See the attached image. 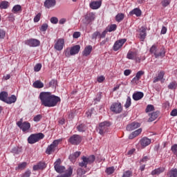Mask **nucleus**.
Wrapping results in <instances>:
<instances>
[{
	"label": "nucleus",
	"mask_w": 177,
	"mask_h": 177,
	"mask_svg": "<svg viewBox=\"0 0 177 177\" xmlns=\"http://www.w3.org/2000/svg\"><path fill=\"white\" fill-rule=\"evenodd\" d=\"M41 106L44 107H56L62 102L60 97L53 95L50 92H41L39 95Z\"/></svg>",
	"instance_id": "1"
},
{
	"label": "nucleus",
	"mask_w": 177,
	"mask_h": 177,
	"mask_svg": "<svg viewBox=\"0 0 177 177\" xmlns=\"http://www.w3.org/2000/svg\"><path fill=\"white\" fill-rule=\"evenodd\" d=\"M149 52L151 55L155 56L156 59H158V57H164L165 56V48H164V46H162L158 50L157 46L153 45L151 47Z\"/></svg>",
	"instance_id": "2"
},
{
	"label": "nucleus",
	"mask_w": 177,
	"mask_h": 177,
	"mask_svg": "<svg viewBox=\"0 0 177 177\" xmlns=\"http://www.w3.org/2000/svg\"><path fill=\"white\" fill-rule=\"evenodd\" d=\"M95 159L96 157H95V155H91L89 156H83L82 157V162H79V167H81V168H86L88 164H93V162H95Z\"/></svg>",
	"instance_id": "3"
},
{
	"label": "nucleus",
	"mask_w": 177,
	"mask_h": 177,
	"mask_svg": "<svg viewBox=\"0 0 177 177\" xmlns=\"http://www.w3.org/2000/svg\"><path fill=\"white\" fill-rule=\"evenodd\" d=\"M80 50H81V46L75 45L71 48H66V49L64 51V53L66 57H70L71 56L78 55V53H80Z\"/></svg>",
	"instance_id": "4"
},
{
	"label": "nucleus",
	"mask_w": 177,
	"mask_h": 177,
	"mask_svg": "<svg viewBox=\"0 0 177 177\" xmlns=\"http://www.w3.org/2000/svg\"><path fill=\"white\" fill-rule=\"evenodd\" d=\"M62 142V139H58L54 140L50 145L48 146V147L46 149V153L48 154V156H50V154H53V153L56 151H59V149L57 147L59 146V144Z\"/></svg>",
	"instance_id": "5"
},
{
	"label": "nucleus",
	"mask_w": 177,
	"mask_h": 177,
	"mask_svg": "<svg viewBox=\"0 0 177 177\" xmlns=\"http://www.w3.org/2000/svg\"><path fill=\"white\" fill-rule=\"evenodd\" d=\"M45 138V135L42 133H34L31 134L28 138V143L30 145H34V143H37V142H39V140H41Z\"/></svg>",
	"instance_id": "6"
},
{
	"label": "nucleus",
	"mask_w": 177,
	"mask_h": 177,
	"mask_svg": "<svg viewBox=\"0 0 177 177\" xmlns=\"http://www.w3.org/2000/svg\"><path fill=\"white\" fill-rule=\"evenodd\" d=\"M111 125V123L110 122H102L99 124L97 131L100 135H104L106 132H109V128H110V126Z\"/></svg>",
	"instance_id": "7"
},
{
	"label": "nucleus",
	"mask_w": 177,
	"mask_h": 177,
	"mask_svg": "<svg viewBox=\"0 0 177 177\" xmlns=\"http://www.w3.org/2000/svg\"><path fill=\"white\" fill-rule=\"evenodd\" d=\"M68 142L71 143V145L77 146L82 142V138L78 134H74L68 138Z\"/></svg>",
	"instance_id": "8"
},
{
	"label": "nucleus",
	"mask_w": 177,
	"mask_h": 177,
	"mask_svg": "<svg viewBox=\"0 0 177 177\" xmlns=\"http://www.w3.org/2000/svg\"><path fill=\"white\" fill-rule=\"evenodd\" d=\"M111 111L115 114H120L122 111V105L120 102H115L111 105Z\"/></svg>",
	"instance_id": "9"
},
{
	"label": "nucleus",
	"mask_w": 177,
	"mask_h": 177,
	"mask_svg": "<svg viewBox=\"0 0 177 177\" xmlns=\"http://www.w3.org/2000/svg\"><path fill=\"white\" fill-rule=\"evenodd\" d=\"M94 20L95 14L93 12H88L84 16V19H82V23L88 26V24H91Z\"/></svg>",
	"instance_id": "10"
},
{
	"label": "nucleus",
	"mask_w": 177,
	"mask_h": 177,
	"mask_svg": "<svg viewBox=\"0 0 177 177\" xmlns=\"http://www.w3.org/2000/svg\"><path fill=\"white\" fill-rule=\"evenodd\" d=\"M17 125L23 132H28L30 128H31V124L28 122H17Z\"/></svg>",
	"instance_id": "11"
},
{
	"label": "nucleus",
	"mask_w": 177,
	"mask_h": 177,
	"mask_svg": "<svg viewBox=\"0 0 177 177\" xmlns=\"http://www.w3.org/2000/svg\"><path fill=\"white\" fill-rule=\"evenodd\" d=\"M127 42V39H120L119 40H117L113 46V49L115 52H117V50H120L122 46H124V44Z\"/></svg>",
	"instance_id": "12"
},
{
	"label": "nucleus",
	"mask_w": 177,
	"mask_h": 177,
	"mask_svg": "<svg viewBox=\"0 0 177 177\" xmlns=\"http://www.w3.org/2000/svg\"><path fill=\"white\" fill-rule=\"evenodd\" d=\"M63 48H64V39H57L54 44V49H55V50L60 51L63 50Z\"/></svg>",
	"instance_id": "13"
},
{
	"label": "nucleus",
	"mask_w": 177,
	"mask_h": 177,
	"mask_svg": "<svg viewBox=\"0 0 177 177\" xmlns=\"http://www.w3.org/2000/svg\"><path fill=\"white\" fill-rule=\"evenodd\" d=\"M127 59H129V60H136L140 63V58L138 57L137 51L129 50L127 55Z\"/></svg>",
	"instance_id": "14"
},
{
	"label": "nucleus",
	"mask_w": 177,
	"mask_h": 177,
	"mask_svg": "<svg viewBox=\"0 0 177 177\" xmlns=\"http://www.w3.org/2000/svg\"><path fill=\"white\" fill-rule=\"evenodd\" d=\"M41 41L37 39H29L25 41V44L30 47L39 46Z\"/></svg>",
	"instance_id": "15"
},
{
	"label": "nucleus",
	"mask_w": 177,
	"mask_h": 177,
	"mask_svg": "<svg viewBox=\"0 0 177 177\" xmlns=\"http://www.w3.org/2000/svg\"><path fill=\"white\" fill-rule=\"evenodd\" d=\"M139 39L140 41H145L146 39V36L147 35V33L146 32V28L145 26H142L139 30Z\"/></svg>",
	"instance_id": "16"
},
{
	"label": "nucleus",
	"mask_w": 177,
	"mask_h": 177,
	"mask_svg": "<svg viewBox=\"0 0 177 177\" xmlns=\"http://www.w3.org/2000/svg\"><path fill=\"white\" fill-rule=\"evenodd\" d=\"M140 127V123L138 122H133L132 123L128 124L127 126V131H134V129H136Z\"/></svg>",
	"instance_id": "17"
},
{
	"label": "nucleus",
	"mask_w": 177,
	"mask_h": 177,
	"mask_svg": "<svg viewBox=\"0 0 177 177\" xmlns=\"http://www.w3.org/2000/svg\"><path fill=\"white\" fill-rule=\"evenodd\" d=\"M46 168V163L45 162H39L37 165L33 166V171H39Z\"/></svg>",
	"instance_id": "18"
},
{
	"label": "nucleus",
	"mask_w": 177,
	"mask_h": 177,
	"mask_svg": "<svg viewBox=\"0 0 177 177\" xmlns=\"http://www.w3.org/2000/svg\"><path fill=\"white\" fill-rule=\"evenodd\" d=\"M164 75H165V72L163 71L158 72V75L153 78V84L158 82V81H162L164 80Z\"/></svg>",
	"instance_id": "19"
},
{
	"label": "nucleus",
	"mask_w": 177,
	"mask_h": 177,
	"mask_svg": "<svg viewBox=\"0 0 177 177\" xmlns=\"http://www.w3.org/2000/svg\"><path fill=\"white\" fill-rule=\"evenodd\" d=\"M44 6L47 9H50V8L56 6V0H46L44 2Z\"/></svg>",
	"instance_id": "20"
},
{
	"label": "nucleus",
	"mask_w": 177,
	"mask_h": 177,
	"mask_svg": "<svg viewBox=\"0 0 177 177\" xmlns=\"http://www.w3.org/2000/svg\"><path fill=\"white\" fill-rule=\"evenodd\" d=\"M140 143L142 147H147V146H149L151 143V140L147 137H144L140 140Z\"/></svg>",
	"instance_id": "21"
},
{
	"label": "nucleus",
	"mask_w": 177,
	"mask_h": 177,
	"mask_svg": "<svg viewBox=\"0 0 177 177\" xmlns=\"http://www.w3.org/2000/svg\"><path fill=\"white\" fill-rule=\"evenodd\" d=\"M89 6L91 9H93V10L96 9H99L100 6H102V2L101 1H91L89 4Z\"/></svg>",
	"instance_id": "22"
},
{
	"label": "nucleus",
	"mask_w": 177,
	"mask_h": 177,
	"mask_svg": "<svg viewBox=\"0 0 177 177\" xmlns=\"http://www.w3.org/2000/svg\"><path fill=\"white\" fill-rule=\"evenodd\" d=\"M129 15L130 16H133V15H135L137 17H140L142 16V10L136 8L130 11Z\"/></svg>",
	"instance_id": "23"
},
{
	"label": "nucleus",
	"mask_w": 177,
	"mask_h": 177,
	"mask_svg": "<svg viewBox=\"0 0 177 177\" xmlns=\"http://www.w3.org/2000/svg\"><path fill=\"white\" fill-rule=\"evenodd\" d=\"M143 96H145V94L142 92L137 91L133 94V99L136 101L140 100Z\"/></svg>",
	"instance_id": "24"
},
{
	"label": "nucleus",
	"mask_w": 177,
	"mask_h": 177,
	"mask_svg": "<svg viewBox=\"0 0 177 177\" xmlns=\"http://www.w3.org/2000/svg\"><path fill=\"white\" fill-rule=\"evenodd\" d=\"M164 171H165V167H159L158 169H155L154 170H153L151 171V174L153 176H154V175H160V174H162V172H164Z\"/></svg>",
	"instance_id": "25"
},
{
	"label": "nucleus",
	"mask_w": 177,
	"mask_h": 177,
	"mask_svg": "<svg viewBox=\"0 0 177 177\" xmlns=\"http://www.w3.org/2000/svg\"><path fill=\"white\" fill-rule=\"evenodd\" d=\"M92 46H87L82 52L83 56H89L92 52Z\"/></svg>",
	"instance_id": "26"
},
{
	"label": "nucleus",
	"mask_w": 177,
	"mask_h": 177,
	"mask_svg": "<svg viewBox=\"0 0 177 177\" xmlns=\"http://www.w3.org/2000/svg\"><path fill=\"white\" fill-rule=\"evenodd\" d=\"M16 100H17L16 95H12L10 97H7L6 103H7V104H12V103H16Z\"/></svg>",
	"instance_id": "27"
},
{
	"label": "nucleus",
	"mask_w": 177,
	"mask_h": 177,
	"mask_svg": "<svg viewBox=\"0 0 177 177\" xmlns=\"http://www.w3.org/2000/svg\"><path fill=\"white\" fill-rule=\"evenodd\" d=\"M140 133H142V129H138L129 135V139H133L136 138V136H138V135H140Z\"/></svg>",
	"instance_id": "28"
},
{
	"label": "nucleus",
	"mask_w": 177,
	"mask_h": 177,
	"mask_svg": "<svg viewBox=\"0 0 177 177\" xmlns=\"http://www.w3.org/2000/svg\"><path fill=\"white\" fill-rule=\"evenodd\" d=\"M159 112H153L149 114V118L148 120L149 122H153V121L156 120L158 118Z\"/></svg>",
	"instance_id": "29"
},
{
	"label": "nucleus",
	"mask_w": 177,
	"mask_h": 177,
	"mask_svg": "<svg viewBox=\"0 0 177 177\" xmlns=\"http://www.w3.org/2000/svg\"><path fill=\"white\" fill-rule=\"evenodd\" d=\"M8 92L6 91H1L0 93V100H1V102H4V103H6V100H8Z\"/></svg>",
	"instance_id": "30"
},
{
	"label": "nucleus",
	"mask_w": 177,
	"mask_h": 177,
	"mask_svg": "<svg viewBox=\"0 0 177 177\" xmlns=\"http://www.w3.org/2000/svg\"><path fill=\"white\" fill-rule=\"evenodd\" d=\"M80 156H81V151H76L69 156V160L71 161H75V160H77Z\"/></svg>",
	"instance_id": "31"
},
{
	"label": "nucleus",
	"mask_w": 177,
	"mask_h": 177,
	"mask_svg": "<svg viewBox=\"0 0 177 177\" xmlns=\"http://www.w3.org/2000/svg\"><path fill=\"white\" fill-rule=\"evenodd\" d=\"M168 177H177V169L172 168L167 172Z\"/></svg>",
	"instance_id": "32"
},
{
	"label": "nucleus",
	"mask_w": 177,
	"mask_h": 177,
	"mask_svg": "<svg viewBox=\"0 0 177 177\" xmlns=\"http://www.w3.org/2000/svg\"><path fill=\"white\" fill-rule=\"evenodd\" d=\"M33 86L37 89H41V88H44V83L41 80H37L33 83Z\"/></svg>",
	"instance_id": "33"
},
{
	"label": "nucleus",
	"mask_w": 177,
	"mask_h": 177,
	"mask_svg": "<svg viewBox=\"0 0 177 177\" xmlns=\"http://www.w3.org/2000/svg\"><path fill=\"white\" fill-rule=\"evenodd\" d=\"M125 17V15L122 13H118L115 16V20L118 21V23H120V21H122Z\"/></svg>",
	"instance_id": "34"
},
{
	"label": "nucleus",
	"mask_w": 177,
	"mask_h": 177,
	"mask_svg": "<svg viewBox=\"0 0 177 177\" xmlns=\"http://www.w3.org/2000/svg\"><path fill=\"white\" fill-rule=\"evenodd\" d=\"M21 151H23V149H21V148L18 147H15L12 148L11 150V153H12L13 154H20Z\"/></svg>",
	"instance_id": "35"
},
{
	"label": "nucleus",
	"mask_w": 177,
	"mask_h": 177,
	"mask_svg": "<svg viewBox=\"0 0 177 177\" xmlns=\"http://www.w3.org/2000/svg\"><path fill=\"white\" fill-rule=\"evenodd\" d=\"M73 169L71 167H69L68 169L65 171V174H64L66 177H71L73 175Z\"/></svg>",
	"instance_id": "36"
},
{
	"label": "nucleus",
	"mask_w": 177,
	"mask_h": 177,
	"mask_svg": "<svg viewBox=\"0 0 177 177\" xmlns=\"http://www.w3.org/2000/svg\"><path fill=\"white\" fill-rule=\"evenodd\" d=\"M9 8V2L6 1H3L0 3L1 9H8Z\"/></svg>",
	"instance_id": "37"
},
{
	"label": "nucleus",
	"mask_w": 177,
	"mask_h": 177,
	"mask_svg": "<svg viewBox=\"0 0 177 177\" xmlns=\"http://www.w3.org/2000/svg\"><path fill=\"white\" fill-rule=\"evenodd\" d=\"M13 13H17L18 12H21V6L20 5H15L12 10Z\"/></svg>",
	"instance_id": "38"
},
{
	"label": "nucleus",
	"mask_w": 177,
	"mask_h": 177,
	"mask_svg": "<svg viewBox=\"0 0 177 177\" xmlns=\"http://www.w3.org/2000/svg\"><path fill=\"white\" fill-rule=\"evenodd\" d=\"M55 169L58 174H63V172H64V169H66V167L64 166L59 165Z\"/></svg>",
	"instance_id": "39"
},
{
	"label": "nucleus",
	"mask_w": 177,
	"mask_h": 177,
	"mask_svg": "<svg viewBox=\"0 0 177 177\" xmlns=\"http://www.w3.org/2000/svg\"><path fill=\"white\" fill-rule=\"evenodd\" d=\"M114 171H115V169H114V167H107L105 172L107 174V175H111L112 174H114Z\"/></svg>",
	"instance_id": "40"
},
{
	"label": "nucleus",
	"mask_w": 177,
	"mask_h": 177,
	"mask_svg": "<svg viewBox=\"0 0 177 177\" xmlns=\"http://www.w3.org/2000/svg\"><path fill=\"white\" fill-rule=\"evenodd\" d=\"M115 30H117V25L115 24H112L106 28V30H108V32L115 31Z\"/></svg>",
	"instance_id": "41"
},
{
	"label": "nucleus",
	"mask_w": 177,
	"mask_h": 177,
	"mask_svg": "<svg viewBox=\"0 0 177 177\" xmlns=\"http://www.w3.org/2000/svg\"><path fill=\"white\" fill-rule=\"evenodd\" d=\"M77 172L79 176H82V175H85L86 174V171L82 167L78 168Z\"/></svg>",
	"instance_id": "42"
},
{
	"label": "nucleus",
	"mask_w": 177,
	"mask_h": 177,
	"mask_svg": "<svg viewBox=\"0 0 177 177\" xmlns=\"http://www.w3.org/2000/svg\"><path fill=\"white\" fill-rule=\"evenodd\" d=\"M27 167V162H24L21 164L18 165V167L15 168V169L17 171V169H24Z\"/></svg>",
	"instance_id": "43"
},
{
	"label": "nucleus",
	"mask_w": 177,
	"mask_h": 177,
	"mask_svg": "<svg viewBox=\"0 0 177 177\" xmlns=\"http://www.w3.org/2000/svg\"><path fill=\"white\" fill-rule=\"evenodd\" d=\"M131 104H132L131 97H127L126 104H124V107L126 109H129V107H131Z\"/></svg>",
	"instance_id": "44"
},
{
	"label": "nucleus",
	"mask_w": 177,
	"mask_h": 177,
	"mask_svg": "<svg viewBox=\"0 0 177 177\" xmlns=\"http://www.w3.org/2000/svg\"><path fill=\"white\" fill-rule=\"evenodd\" d=\"M77 129L79 132H85V124H81L78 125Z\"/></svg>",
	"instance_id": "45"
},
{
	"label": "nucleus",
	"mask_w": 177,
	"mask_h": 177,
	"mask_svg": "<svg viewBox=\"0 0 177 177\" xmlns=\"http://www.w3.org/2000/svg\"><path fill=\"white\" fill-rule=\"evenodd\" d=\"M95 112V109L91 108L90 110H88L86 113V115L88 118H91V117H92V114H93V113Z\"/></svg>",
	"instance_id": "46"
},
{
	"label": "nucleus",
	"mask_w": 177,
	"mask_h": 177,
	"mask_svg": "<svg viewBox=\"0 0 177 177\" xmlns=\"http://www.w3.org/2000/svg\"><path fill=\"white\" fill-rule=\"evenodd\" d=\"M177 84L176 82H172L168 85L169 89H176Z\"/></svg>",
	"instance_id": "47"
},
{
	"label": "nucleus",
	"mask_w": 177,
	"mask_h": 177,
	"mask_svg": "<svg viewBox=\"0 0 177 177\" xmlns=\"http://www.w3.org/2000/svg\"><path fill=\"white\" fill-rule=\"evenodd\" d=\"M171 3V0H162L161 4L163 8H167Z\"/></svg>",
	"instance_id": "48"
},
{
	"label": "nucleus",
	"mask_w": 177,
	"mask_h": 177,
	"mask_svg": "<svg viewBox=\"0 0 177 177\" xmlns=\"http://www.w3.org/2000/svg\"><path fill=\"white\" fill-rule=\"evenodd\" d=\"M41 68H42V64H37L34 67V71H36V73H38V71H41Z\"/></svg>",
	"instance_id": "49"
},
{
	"label": "nucleus",
	"mask_w": 177,
	"mask_h": 177,
	"mask_svg": "<svg viewBox=\"0 0 177 177\" xmlns=\"http://www.w3.org/2000/svg\"><path fill=\"white\" fill-rule=\"evenodd\" d=\"M57 86V80H52L49 82V86H52L53 88H56Z\"/></svg>",
	"instance_id": "50"
},
{
	"label": "nucleus",
	"mask_w": 177,
	"mask_h": 177,
	"mask_svg": "<svg viewBox=\"0 0 177 177\" xmlns=\"http://www.w3.org/2000/svg\"><path fill=\"white\" fill-rule=\"evenodd\" d=\"M131 176H132V171L127 170L123 173L122 177H131Z\"/></svg>",
	"instance_id": "51"
},
{
	"label": "nucleus",
	"mask_w": 177,
	"mask_h": 177,
	"mask_svg": "<svg viewBox=\"0 0 177 177\" xmlns=\"http://www.w3.org/2000/svg\"><path fill=\"white\" fill-rule=\"evenodd\" d=\"M100 38V32L99 31H96L95 32L93 33L92 35V39H96V38Z\"/></svg>",
	"instance_id": "52"
},
{
	"label": "nucleus",
	"mask_w": 177,
	"mask_h": 177,
	"mask_svg": "<svg viewBox=\"0 0 177 177\" xmlns=\"http://www.w3.org/2000/svg\"><path fill=\"white\" fill-rule=\"evenodd\" d=\"M150 111H154V106H153L151 104L147 105V106L146 108V112L147 113H149Z\"/></svg>",
	"instance_id": "53"
},
{
	"label": "nucleus",
	"mask_w": 177,
	"mask_h": 177,
	"mask_svg": "<svg viewBox=\"0 0 177 177\" xmlns=\"http://www.w3.org/2000/svg\"><path fill=\"white\" fill-rule=\"evenodd\" d=\"M62 164V160L60 158H58L55 162H54V168L55 169L57 168V167H59Z\"/></svg>",
	"instance_id": "54"
},
{
	"label": "nucleus",
	"mask_w": 177,
	"mask_h": 177,
	"mask_svg": "<svg viewBox=\"0 0 177 177\" xmlns=\"http://www.w3.org/2000/svg\"><path fill=\"white\" fill-rule=\"evenodd\" d=\"M50 21L52 24H57V23L59 22V19L56 17H51Z\"/></svg>",
	"instance_id": "55"
},
{
	"label": "nucleus",
	"mask_w": 177,
	"mask_h": 177,
	"mask_svg": "<svg viewBox=\"0 0 177 177\" xmlns=\"http://www.w3.org/2000/svg\"><path fill=\"white\" fill-rule=\"evenodd\" d=\"M48 24H43L40 28V31L45 32L48 30Z\"/></svg>",
	"instance_id": "56"
},
{
	"label": "nucleus",
	"mask_w": 177,
	"mask_h": 177,
	"mask_svg": "<svg viewBox=\"0 0 177 177\" xmlns=\"http://www.w3.org/2000/svg\"><path fill=\"white\" fill-rule=\"evenodd\" d=\"M145 75V71H139L136 75V77L137 78H138L139 80H140V78H142V75Z\"/></svg>",
	"instance_id": "57"
},
{
	"label": "nucleus",
	"mask_w": 177,
	"mask_h": 177,
	"mask_svg": "<svg viewBox=\"0 0 177 177\" xmlns=\"http://www.w3.org/2000/svg\"><path fill=\"white\" fill-rule=\"evenodd\" d=\"M41 118H42L41 115H37L34 117L33 121H35V122H39V121H41Z\"/></svg>",
	"instance_id": "58"
},
{
	"label": "nucleus",
	"mask_w": 177,
	"mask_h": 177,
	"mask_svg": "<svg viewBox=\"0 0 177 177\" xmlns=\"http://www.w3.org/2000/svg\"><path fill=\"white\" fill-rule=\"evenodd\" d=\"M41 20V13H38L34 18V22L38 23Z\"/></svg>",
	"instance_id": "59"
},
{
	"label": "nucleus",
	"mask_w": 177,
	"mask_h": 177,
	"mask_svg": "<svg viewBox=\"0 0 177 177\" xmlns=\"http://www.w3.org/2000/svg\"><path fill=\"white\" fill-rule=\"evenodd\" d=\"M6 35V32L3 29H0V39H3Z\"/></svg>",
	"instance_id": "60"
},
{
	"label": "nucleus",
	"mask_w": 177,
	"mask_h": 177,
	"mask_svg": "<svg viewBox=\"0 0 177 177\" xmlns=\"http://www.w3.org/2000/svg\"><path fill=\"white\" fill-rule=\"evenodd\" d=\"M150 160L149 156H143L142 158L140 160V162H147Z\"/></svg>",
	"instance_id": "61"
},
{
	"label": "nucleus",
	"mask_w": 177,
	"mask_h": 177,
	"mask_svg": "<svg viewBox=\"0 0 177 177\" xmlns=\"http://www.w3.org/2000/svg\"><path fill=\"white\" fill-rule=\"evenodd\" d=\"M139 78H138L136 76L133 77L131 80L132 84H134L135 85H138L139 84Z\"/></svg>",
	"instance_id": "62"
},
{
	"label": "nucleus",
	"mask_w": 177,
	"mask_h": 177,
	"mask_svg": "<svg viewBox=\"0 0 177 177\" xmlns=\"http://www.w3.org/2000/svg\"><path fill=\"white\" fill-rule=\"evenodd\" d=\"M108 30L107 29H106L105 30H104L102 34L100 32V39H102V38H105L106 37V34H107Z\"/></svg>",
	"instance_id": "63"
},
{
	"label": "nucleus",
	"mask_w": 177,
	"mask_h": 177,
	"mask_svg": "<svg viewBox=\"0 0 177 177\" xmlns=\"http://www.w3.org/2000/svg\"><path fill=\"white\" fill-rule=\"evenodd\" d=\"M31 176V171L27 170L23 175L22 177H30Z\"/></svg>",
	"instance_id": "64"
}]
</instances>
